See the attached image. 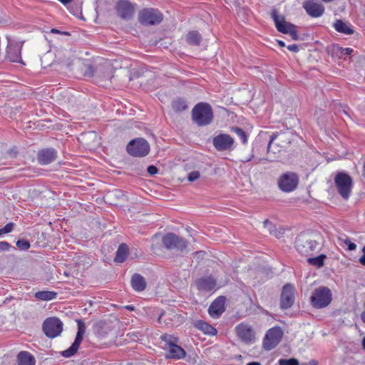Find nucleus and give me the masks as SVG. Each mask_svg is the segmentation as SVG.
Here are the masks:
<instances>
[{
  "label": "nucleus",
  "instance_id": "nucleus-62",
  "mask_svg": "<svg viewBox=\"0 0 365 365\" xmlns=\"http://www.w3.org/2000/svg\"><path fill=\"white\" fill-rule=\"evenodd\" d=\"M157 237H158V235H155L153 236V239H156Z\"/></svg>",
  "mask_w": 365,
  "mask_h": 365
},
{
  "label": "nucleus",
  "instance_id": "nucleus-11",
  "mask_svg": "<svg viewBox=\"0 0 365 365\" xmlns=\"http://www.w3.org/2000/svg\"><path fill=\"white\" fill-rule=\"evenodd\" d=\"M282 331L279 327L269 329L263 341V348L269 351L275 348L281 341Z\"/></svg>",
  "mask_w": 365,
  "mask_h": 365
},
{
  "label": "nucleus",
  "instance_id": "nucleus-63",
  "mask_svg": "<svg viewBox=\"0 0 365 365\" xmlns=\"http://www.w3.org/2000/svg\"><path fill=\"white\" fill-rule=\"evenodd\" d=\"M264 223L267 224V223H269V221L267 220L264 221Z\"/></svg>",
  "mask_w": 365,
  "mask_h": 365
},
{
  "label": "nucleus",
  "instance_id": "nucleus-43",
  "mask_svg": "<svg viewBox=\"0 0 365 365\" xmlns=\"http://www.w3.org/2000/svg\"><path fill=\"white\" fill-rule=\"evenodd\" d=\"M15 224L14 222L7 223L3 228H1L4 234H7L14 230Z\"/></svg>",
  "mask_w": 365,
  "mask_h": 365
},
{
  "label": "nucleus",
  "instance_id": "nucleus-17",
  "mask_svg": "<svg viewBox=\"0 0 365 365\" xmlns=\"http://www.w3.org/2000/svg\"><path fill=\"white\" fill-rule=\"evenodd\" d=\"M225 298H215L208 309V313L214 319L219 318L225 310Z\"/></svg>",
  "mask_w": 365,
  "mask_h": 365
},
{
  "label": "nucleus",
  "instance_id": "nucleus-15",
  "mask_svg": "<svg viewBox=\"0 0 365 365\" xmlns=\"http://www.w3.org/2000/svg\"><path fill=\"white\" fill-rule=\"evenodd\" d=\"M235 331L239 339L246 344H250L255 339V332L252 327L246 323L238 324L235 327Z\"/></svg>",
  "mask_w": 365,
  "mask_h": 365
},
{
  "label": "nucleus",
  "instance_id": "nucleus-39",
  "mask_svg": "<svg viewBox=\"0 0 365 365\" xmlns=\"http://www.w3.org/2000/svg\"><path fill=\"white\" fill-rule=\"evenodd\" d=\"M279 365H299V361L294 358L288 359H282L279 361Z\"/></svg>",
  "mask_w": 365,
  "mask_h": 365
},
{
  "label": "nucleus",
  "instance_id": "nucleus-38",
  "mask_svg": "<svg viewBox=\"0 0 365 365\" xmlns=\"http://www.w3.org/2000/svg\"><path fill=\"white\" fill-rule=\"evenodd\" d=\"M16 246L21 250H27L30 248V242L26 240H19L16 242Z\"/></svg>",
  "mask_w": 365,
  "mask_h": 365
},
{
  "label": "nucleus",
  "instance_id": "nucleus-18",
  "mask_svg": "<svg viewBox=\"0 0 365 365\" xmlns=\"http://www.w3.org/2000/svg\"><path fill=\"white\" fill-rule=\"evenodd\" d=\"M56 157V152L54 149H43L38 152L37 159L40 164L48 165L54 161Z\"/></svg>",
  "mask_w": 365,
  "mask_h": 365
},
{
  "label": "nucleus",
  "instance_id": "nucleus-9",
  "mask_svg": "<svg viewBox=\"0 0 365 365\" xmlns=\"http://www.w3.org/2000/svg\"><path fill=\"white\" fill-rule=\"evenodd\" d=\"M42 329L47 337L53 339L63 331V323L57 317H50L43 322Z\"/></svg>",
  "mask_w": 365,
  "mask_h": 365
},
{
  "label": "nucleus",
  "instance_id": "nucleus-49",
  "mask_svg": "<svg viewBox=\"0 0 365 365\" xmlns=\"http://www.w3.org/2000/svg\"><path fill=\"white\" fill-rule=\"evenodd\" d=\"M287 49L294 53H297L299 51V47L297 44L289 45L287 46Z\"/></svg>",
  "mask_w": 365,
  "mask_h": 365
},
{
  "label": "nucleus",
  "instance_id": "nucleus-59",
  "mask_svg": "<svg viewBox=\"0 0 365 365\" xmlns=\"http://www.w3.org/2000/svg\"><path fill=\"white\" fill-rule=\"evenodd\" d=\"M362 252L364 255H365V245L362 248Z\"/></svg>",
  "mask_w": 365,
  "mask_h": 365
},
{
  "label": "nucleus",
  "instance_id": "nucleus-45",
  "mask_svg": "<svg viewBox=\"0 0 365 365\" xmlns=\"http://www.w3.org/2000/svg\"><path fill=\"white\" fill-rule=\"evenodd\" d=\"M11 247V245L6 241L0 242V251L9 250Z\"/></svg>",
  "mask_w": 365,
  "mask_h": 365
},
{
  "label": "nucleus",
  "instance_id": "nucleus-16",
  "mask_svg": "<svg viewBox=\"0 0 365 365\" xmlns=\"http://www.w3.org/2000/svg\"><path fill=\"white\" fill-rule=\"evenodd\" d=\"M306 12L312 17L317 18L324 12V6L315 0H307L303 4Z\"/></svg>",
  "mask_w": 365,
  "mask_h": 365
},
{
  "label": "nucleus",
  "instance_id": "nucleus-5",
  "mask_svg": "<svg viewBox=\"0 0 365 365\" xmlns=\"http://www.w3.org/2000/svg\"><path fill=\"white\" fill-rule=\"evenodd\" d=\"M138 19L139 23L143 26H154L163 21V15L157 9L144 8L139 11Z\"/></svg>",
  "mask_w": 365,
  "mask_h": 365
},
{
  "label": "nucleus",
  "instance_id": "nucleus-46",
  "mask_svg": "<svg viewBox=\"0 0 365 365\" xmlns=\"http://www.w3.org/2000/svg\"><path fill=\"white\" fill-rule=\"evenodd\" d=\"M147 171L150 175H153L158 173V170L155 166L150 165L148 166Z\"/></svg>",
  "mask_w": 365,
  "mask_h": 365
},
{
  "label": "nucleus",
  "instance_id": "nucleus-54",
  "mask_svg": "<svg viewBox=\"0 0 365 365\" xmlns=\"http://www.w3.org/2000/svg\"><path fill=\"white\" fill-rule=\"evenodd\" d=\"M125 308L126 309H128L130 311H133L135 309V307L133 306V305H128V306H125Z\"/></svg>",
  "mask_w": 365,
  "mask_h": 365
},
{
  "label": "nucleus",
  "instance_id": "nucleus-26",
  "mask_svg": "<svg viewBox=\"0 0 365 365\" xmlns=\"http://www.w3.org/2000/svg\"><path fill=\"white\" fill-rule=\"evenodd\" d=\"M128 247L125 244H120L116 252V255L114 258V261L117 263L123 262L128 255Z\"/></svg>",
  "mask_w": 365,
  "mask_h": 365
},
{
  "label": "nucleus",
  "instance_id": "nucleus-37",
  "mask_svg": "<svg viewBox=\"0 0 365 365\" xmlns=\"http://www.w3.org/2000/svg\"><path fill=\"white\" fill-rule=\"evenodd\" d=\"M294 304V298H281L280 307L282 309H287Z\"/></svg>",
  "mask_w": 365,
  "mask_h": 365
},
{
  "label": "nucleus",
  "instance_id": "nucleus-60",
  "mask_svg": "<svg viewBox=\"0 0 365 365\" xmlns=\"http://www.w3.org/2000/svg\"><path fill=\"white\" fill-rule=\"evenodd\" d=\"M311 364H313V365H316V364H317V363H316V361H312L311 362Z\"/></svg>",
  "mask_w": 365,
  "mask_h": 365
},
{
  "label": "nucleus",
  "instance_id": "nucleus-57",
  "mask_svg": "<svg viewBox=\"0 0 365 365\" xmlns=\"http://www.w3.org/2000/svg\"><path fill=\"white\" fill-rule=\"evenodd\" d=\"M362 346L363 349H365V336L362 339Z\"/></svg>",
  "mask_w": 365,
  "mask_h": 365
},
{
  "label": "nucleus",
  "instance_id": "nucleus-30",
  "mask_svg": "<svg viewBox=\"0 0 365 365\" xmlns=\"http://www.w3.org/2000/svg\"><path fill=\"white\" fill-rule=\"evenodd\" d=\"M327 258V255L324 254H321L315 257H309L307 259V262L309 264L314 265L317 267H322L324 264V260Z\"/></svg>",
  "mask_w": 365,
  "mask_h": 365
},
{
  "label": "nucleus",
  "instance_id": "nucleus-36",
  "mask_svg": "<svg viewBox=\"0 0 365 365\" xmlns=\"http://www.w3.org/2000/svg\"><path fill=\"white\" fill-rule=\"evenodd\" d=\"M232 130L237 135L243 144H246L247 143V135L242 128H233Z\"/></svg>",
  "mask_w": 365,
  "mask_h": 365
},
{
  "label": "nucleus",
  "instance_id": "nucleus-61",
  "mask_svg": "<svg viewBox=\"0 0 365 365\" xmlns=\"http://www.w3.org/2000/svg\"><path fill=\"white\" fill-rule=\"evenodd\" d=\"M3 234H4V233H3V232H2V230H1V229H0V236H1V235H3Z\"/></svg>",
  "mask_w": 365,
  "mask_h": 365
},
{
  "label": "nucleus",
  "instance_id": "nucleus-2",
  "mask_svg": "<svg viewBox=\"0 0 365 365\" xmlns=\"http://www.w3.org/2000/svg\"><path fill=\"white\" fill-rule=\"evenodd\" d=\"M213 118L212 108L207 103H199L192 110V119L199 126L210 125Z\"/></svg>",
  "mask_w": 365,
  "mask_h": 365
},
{
  "label": "nucleus",
  "instance_id": "nucleus-19",
  "mask_svg": "<svg viewBox=\"0 0 365 365\" xmlns=\"http://www.w3.org/2000/svg\"><path fill=\"white\" fill-rule=\"evenodd\" d=\"M216 285V280L211 277H202L195 281V286L199 290L211 291Z\"/></svg>",
  "mask_w": 365,
  "mask_h": 365
},
{
  "label": "nucleus",
  "instance_id": "nucleus-10",
  "mask_svg": "<svg viewBox=\"0 0 365 365\" xmlns=\"http://www.w3.org/2000/svg\"><path fill=\"white\" fill-rule=\"evenodd\" d=\"M76 322L78 325V331L75 340L68 349L62 351L61 354L63 357L69 358L73 356L77 352L79 346L83 341V335L86 332L85 322L82 319H77Z\"/></svg>",
  "mask_w": 365,
  "mask_h": 365
},
{
  "label": "nucleus",
  "instance_id": "nucleus-3",
  "mask_svg": "<svg viewBox=\"0 0 365 365\" xmlns=\"http://www.w3.org/2000/svg\"><path fill=\"white\" fill-rule=\"evenodd\" d=\"M334 185L339 195L344 200H348L351 194L353 180L349 175L344 172H339L336 174Z\"/></svg>",
  "mask_w": 365,
  "mask_h": 365
},
{
  "label": "nucleus",
  "instance_id": "nucleus-47",
  "mask_svg": "<svg viewBox=\"0 0 365 365\" xmlns=\"http://www.w3.org/2000/svg\"><path fill=\"white\" fill-rule=\"evenodd\" d=\"M270 234L275 236L277 238H280L284 232L282 230H278L277 229H274L273 230H270Z\"/></svg>",
  "mask_w": 365,
  "mask_h": 365
},
{
  "label": "nucleus",
  "instance_id": "nucleus-31",
  "mask_svg": "<svg viewBox=\"0 0 365 365\" xmlns=\"http://www.w3.org/2000/svg\"><path fill=\"white\" fill-rule=\"evenodd\" d=\"M160 339L165 343L167 349H169V347H171L173 345L178 344L179 341V339L178 337L167 334L162 335L160 336Z\"/></svg>",
  "mask_w": 365,
  "mask_h": 365
},
{
  "label": "nucleus",
  "instance_id": "nucleus-34",
  "mask_svg": "<svg viewBox=\"0 0 365 365\" xmlns=\"http://www.w3.org/2000/svg\"><path fill=\"white\" fill-rule=\"evenodd\" d=\"M66 53H63V51H59L56 55V57L61 63H64L67 66H70L72 61L71 60H70L71 52L66 51Z\"/></svg>",
  "mask_w": 365,
  "mask_h": 365
},
{
  "label": "nucleus",
  "instance_id": "nucleus-42",
  "mask_svg": "<svg viewBox=\"0 0 365 365\" xmlns=\"http://www.w3.org/2000/svg\"><path fill=\"white\" fill-rule=\"evenodd\" d=\"M200 175L198 171H192L188 174L187 180L190 182H193L200 178Z\"/></svg>",
  "mask_w": 365,
  "mask_h": 365
},
{
  "label": "nucleus",
  "instance_id": "nucleus-52",
  "mask_svg": "<svg viewBox=\"0 0 365 365\" xmlns=\"http://www.w3.org/2000/svg\"><path fill=\"white\" fill-rule=\"evenodd\" d=\"M277 44L280 47H284L285 46V43L283 41H282V40H277Z\"/></svg>",
  "mask_w": 365,
  "mask_h": 365
},
{
  "label": "nucleus",
  "instance_id": "nucleus-53",
  "mask_svg": "<svg viewBox=\"0 0 365 365\" xmlns=\"http://www.w3.org/2000/svg\"><path fill=\"white\" fill-rule=\"evenodd\" d=\"M88 68V70H89V71H88V76H92V75L93 74V72H94V71H93V68H92V66H89Z\"/></svg>",
  "mask_w": 365,
  "mask_h": 365
},
{
  "label": "nucleus",
  "instance_id": "nucleus-29",
  "mask_svg": "<svg viewBox=\"0 0 365 365\" xmlns=\"http://www.w3.org/2000/svg\"><path fill=\"white\" fill-rule=\"evenodd\" d=\"M7 58L11 62H18L21 58L20 50L18 48L9 46L7 48Z\"/></svg>",
  "mask_w": 365,
  "mask_h": 365
},
{
  "label": "nucleus",
  "instance_id": "nucleus-35",
  "mask_svg": "<svg viewBox=\"0 0 365 365\" xmlns=\"http://www.w3.org/2000/svg\"><path fill=\"white\" fill-rule=\"evenodd\" d=\"M294 290V287L292 284H287L282 288L281 297H293Z\"/></svg>",
  "mask_w": 365,
  "mask_h": 365
},
{
  "label": "nucleus",
  "instance_id": "nucleus-7",
  "mask_svg": "<svg viewBox=\"0 0 365 365\" xmlns=\"http://www.w3.org/2000/svg\"><path fill=\"white\" fill-rule=\"evenodd\" d=\"M126 150L133 157H145L150 152V145L144 138H137L128 143Z\"/></svg>",
  "mask_w": 365,
  "mask_h": 365
},
{
  "label": "nucleus",
  "instance_id": "nucleus-25",
  "mask_svg": "<svg viewBox=\"0 0 365 365\" xmlns=\"http://www.w3.org/2000/svg\"><path fill=\"white\" fill-rule=\"evenodd\" d=\"M18 365H35L34 357L28 351H21L17 355Z\"/></svg>",
  "mask_w": 365,
  "mask_h": 365
},
{
  "label": "nucleus",
  "instance_id": "nucleus-22",
  "mask_svg": "<svg viewBox=\"0 0 365 365\" xmlns=\"http://www.w3.org/2000/svg\"><path fill=\"white\" fill-rule=\"evenodd\" d=\"M185 351L182 347L175 344L171 347H169L168 354L166 357L169 359H181L185 358Z\"/></svg>",
  "mask_w": 365,
  "mask_h": 365
},
{
  "label": "nucleus",
  "instance_id": "nucleus-23",
  "mask_svg": "<svg viewBox=\"0 0 365 365\" xmlns=\"http://www.w3.org/2000/svg\"><path fill=\"white\" fill-rule=\"evenodd\" d=\"M334 28L336 31L346 35H351L354 32V30L349 24L341 19H338L334 22Z\"/></svg>",
  "mask_w": 365,
  "mask_h": 365
},
{
  "label": "nucleus",
  "instance_id": "nucleus-55",
  "mask_svg": "<svg viewBox=\"0 0 365 365\" xmlns=\"http://www.w3.org/2000/svg\"><path fill=\"white\" fill-rule=\"evenodd\" d=\"M151 249H152V250H153V252L154 253L158 254V248L155 245H153Z\"/></svg>",
  "mask_w": 365,
  "mask_h": 365
},
{
  "label": "nucleus",
  "instance_id": "nucleus-64",
  "mask_svg": "<svg viewBox=\"0 0 365 365\" xmlns=\"http://www.w3.org/2000/svg\"><path fill=\"white\" fill-rule=\"evenodd\" d=\"M89 304L91 306L92 305V302L91 301H89Z\"/></svg>",
  "mask_w": 365,
  "mask_h": 365
},
{
  "label": "nucleus",
  "instance_id": "nucleus-24",
  "mask_svg": "<svg viewBox=\"0 0 365 365\" xmlns=\"http://www.w3.org/2000/svg\"><path fill=\"white\" fill-rule=\"evenodd\" d=\"M195 327L204 334L210 336H215L217 334V330L215 327L202 320L197 321Z\"/></svg>",
  "mask_w": 365,
  "mask_h": 365
},
{
  "label": "nucleus",
  "instance_id": "nucleus-41",
  "mask_svg": "<svg viewBox=\"0 0 365 365\" xmlns=\"http://www.w3.org/2000/svg\"><path fill=\"white\" fill-rule=\"evenodd\" d=\"M344 243L347 245V249L349 251L356 249V245L354 242H352L348 237L344 240Z\"/></svg>",
  "mask_w": 365,
  "mask_h": 365
},
{
  "label": "nucleus",
  "instance_id": "nucleus-6",
  "mask_svg": "<svg viewBox=\"0 0 365 365\" xmlns=\"http://www.w3.org/2000/svg\"><path fill=\"white\" fill-rule=\"evenodd\" d=\"M271 16L278 31L289 34L294 41L299 39V34L295 25L286 21L283 16H279L277 10H272Z\"/></svg>",
  "mask_w": 365,
  "mask_h": 365
},
{
  "label": "nucleus",
  "instance_id": "nucleus-44",
  "mask_svg": "<svg viewBox=\"0 0 365 365\" xmlns=\"http://www.w3.org/2000/svg\"><path fill=\"white\" fill-rule=\"evenodd\" d=\"M56 293L51 292H38L35 294L34 297H54Z\"/></svg>",
  "mask_w": 365,
  "mask_h": 365
},
{
  "label": "nucleus",
  "instance_id": "nucleus-12",
  "mask_svg": "<svg viewBox=\"0 0 365 365\" xmlns=\"http://www.w3.org/2000/svg\"><path fill=\"white\" fill-rule=\"evenodd\" d=\"M162 243L168 250H183L187 247L186 241L179 237L174 233H168L163 236Z\"/></svg>",
  "mask_w": 365,
  "mask_h": 365
},
{
  "label": "nucleus",
  "instance_id": "nucleus-56",
  "mask_svg": "<svg viewBox=\"0 0 365 365\" xmlns=\"http://www.w3.org/2000/svg\"><path fill=\"white\" fill-rule=\"evenodd\" d=\"M247 365H262V364L257 361H252V362L248 363Z\"/></svg>",
  "mask_w": 365,
  "mask_h": 365
},
{
  "label": "nucleus",
  "instance_id": "nucleus-51",
  "mask_svg": "<svg viewBox=\"0 0 365 365\" xmlns=\"http://www.w3.org/2000/svg\"><path fill=\"white\" fill-rule=\"evenodd\" d=\"M58 1L63 5H67V4H70L73 0H58Z\"/></svg>",
  "mask_w": 365,
  "mask_h": 365
},
{
  "label": "nucleus",
  "instance_id": "nucleus-58",
  "mask_svg": "<svg viewBox=\"0 0 365 365\" xmlns=\"http://www.w3.org/2000/svg\"><path fill=\"white\" fill-rule=\"evenodd\" d=\"M41 300H44V301H48V300H51L53 298H47V297H45V298H40Z\"/></svg>",
  "mask_w": 365,
  "mask_h": 365
},
{
  "label": "nucleus",
  "instance_id": "nucleus-48",
  "mask_svg": "<svg viewBox=\"0 0 365 365\" xmlns=\"http://www.w3.org/2000/svg\"><path fill=\"white\" fill-rule=\"evenodd\" d=\"M51 33L61 34V35H64V36H71L70 32H68V31H60V30H58L57 29H52L51 30Z\"/></svg>",
  "mask_w": 365,
  "mask_h": 365
},
{
  "label": "nucleus",
  "instance_id": "nucleus-14",
  "mask_svg": "<svg viewBox=\"0 0 365 365\" xmlns=\"http://www.w3.org/2000/svg\"><path fill=\"white\" fill-rule=\"evenodd\" d=\"M215 148L218 151L230 150L235 143L234 139L228 134H219L212 140Z\"/></svg>",
  "mask_w": 365,
  "mask_h": 365
},
{
  "label": "nucleus",
  "instance_id": "nucleus-50",
  "mask_svg": "<svg viewBox=\"0 0 365 365\" xmlns=\"http://www.w3.org/2000/svg\"><path fill=\"white\" fill-rule=\"evenodd\" d=\"M359 262L361 264L365 266V255L363 254V255L359 258Z\"/></svg>",
  "mask_w": 365,
  "mask_h": 365
},
{
  "label": "nucleus",
  "instance_id": "nucleus-27",
  "mask_svg": "<svg viewBox=\"0 0 365 365\" xmlns=\"http://www.w3.org/2000/svg\"><path fill=\"white\" fill-rule=\"evenodd\" d=\"M202 37L198 31H189L186 36V42L192 46H199L201 42Z\"/></svg>",
  "mask_w": 365,
  "mask_h": 365
},
{
  "label": "nucleus",
  "instance_id": "nucleus-1",
  "mask_svg": "<svg viewBox=\"0 0 365 365\" xmlns=\"http://www.w3.org/2000/svg\"><path fill=\"white\" fill-rule=\"evenodd\" d=\"M293 140L294 134L289 129L272 133L267 145L268 154L272 155L271 160L279 158L288 149Z\"/></svg>",
  "mask_w": 365,
  "mask_h": 365
},
{
  "label": "nucleus",
  "instance_id": "nucleus-4",
  "mask_svg": "<svg viewBox=\"0 0 365 365\" xmlns=\"http://www.w3.org/2000/svg\"><path fill=\"white\" fill-rule=\"evenodd\" d=\"M319 245L310 235H300L296 240V248L302 255L308 257L314 254Z\"/></svg>",
  "mask_w": 365,
  "mask_h": 365
},
{
  "label": "nucleus",
  "instance_id": "nucleus-33",
  "mask_svg": "<svg viewBox=\"0 0 365 365\" xmlns=\"http://www.w3.org/2000/svg\"><path fill=\"white\" fill-rule=\"evenodd\" d=\"M312 297H331V292L327 287H320L315 289Z\"/></svg>",
  "mask_w": 365,
  "mask_h": 365
},
{
  "label": "nucleus",
  "instance_id": "nucleus-8",
  "mask_svg": "<svg viewBox=\"0 0 365 365\" xmlns=\"http://www.w3.org/2000/svg\"><path fill=\"white\" fill-rule=\"evenodd\" d=\"M299 185V176L293 172H287L281 175L277 180L279 189L284 192H291L297 189Z\"/></svg>",
  "mask_w": 365,
  "mask_h": 365
},
{
  "label": "nucleus",
  "instance_id": "nucleus-40",
  "mask_svg": "<svg viewBox=\"0 0 365 365\" xmlns=\"http://www.w3.org/2000/svg\"><path fill=\"white\" fill-rule=\"evenodd\" d=\"M336 51L342 56L351 55L354 52V50L351 48H342L338 46L336 47Z\"/></svg>",
  "mask_w": 365,
  "mask_h": 365
},
{
  "label": "nucleus",
  "instance_id": "nucleus-28",
  "mask_svg": "<svg viewBox=\"0 0 365 365\" xmlns=\"http://www.w3.org/2000/svg\"><path fill=\"white\" fill-rule=\"evenodd\" d=\"M332 298H310V304L316 309H322L328 306Z\"/></svg>",
  "mask_w": 365,
  "mask_h": 365
},
{
  "label": "nucleus",
  "instance_id": "nucleus-13",
  "mask_svg": "<svg viewBox=\"0 0 365 365\" xmlns=\"http://www.w3.org/2000/svg\"><path fill=\"white\" fill-rule=\"evenodd\" d=\"M115 9L120 19L128 20L134 15L135 5L128 0H118L115 4Z\"/></svg>",
  "mask_w": 365,
  "mask_h": 365
},
{
  "label": "nucleus",
  "instance_id": "nucleus-21",
  "mask_svg": "<svg viewBox=\"0 0 365 365\" xmlns=\"http://www.w3.org/2000/svg\"><path fill=\"white\" fill-rule=\"evenodd\" d=\"M132 288L136 292H142L146 287V282L145 278L140 274H134L130 280Z\"/></svg>",
  "mask_w": 365,
  "mask_h": 365
},
{
  "label": "nucleus",
  "instance_id": "nucleus-32",
  "mask_svg": "<svg viewBox=\"0 0 365 365\" xmlns=\"http://www.w3.org/2000/svg\"><path fill=\"white\" fill-rule=\"evenodd\" d=\"M172 108L176 112H181L187 108L185 101L181 98H178L172 103Z\"/></svg>",
  "mask_w": 365,
  "mask_h": 365
},
{
  "label": "nucleus",
  "instance_id": "nucleus-20",
  "mask_svg": "<svg viewBox=\"0 0 365 365\" xmlns=\"http://www.w3.org/2000/svg\"><path fill=\"white\" fill-rule=\"evenodd\" d=\"M102 74L99 76V83H103V86H106V81H110L114 76V68L110 63H106L102 68Z\"/></svg>",
  "mask_w": 365,
  "mask_h": 365
}]
</instances>
